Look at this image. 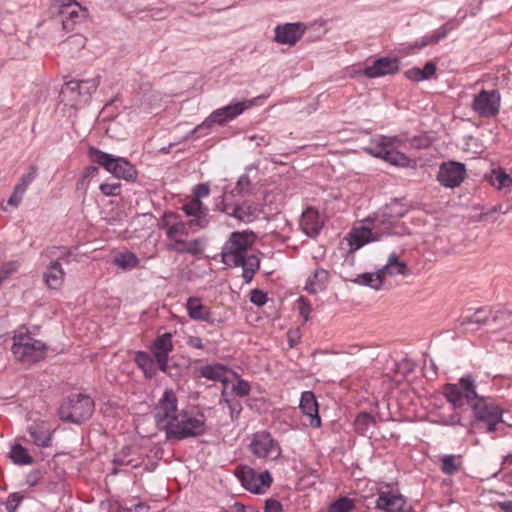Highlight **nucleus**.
Masks as SVG:
<instances>
[{
  "mask_svg": "<svg viewBox=\"0 0 512 512\" xmlns=\"http://www.w3.org/2000/svg\"><path fill=\"white\" fill-rule=\"evenodd\" d=\"M232 390L238 396H246L250 392V385L245 380H238L237 383L233 384Z\"/></svg>",
  "mask_w": 512,
  "mask_h": 512,
  "instance_id": "obj_50",
  "label": "nucleus"
},
{
  "mask_svg": "<svg viewBox=\"0 0 512 512\" xmlns=\"http://www.w3.org/2000/svg\"><path fill=\"white\" fill-rule=\"evenodd\" d=\"M299 407L308 417L310 426L317 428L321 425L318 403L313 392L305 391L302 393Z\"/></svg>",
  "mask_w": 512,
  "mask_h": 512,
  "instance_id": "obj_25",
  "label": "nucleus"
},
{
  "mask_svg": "<svg viewBox=\"0 0 512 512\" xmlns=\"http://www.w3.org/2000/svg\"><path fill=\"white\" fill-rule=\"evenodd\" d=\"M99 188L105 196H117L120 194L121 184L120 182L103 183Z\"/></svg>",
  "mask_w": 512,
  "mask_h": 512,
  "instance_id": "obj_47",
  "label": "nucleus"
},
{
  "mask_svg": "<svg viewBox=\"0 0 512 512\" xmlns=\"http://www.w3.org/2000/svg\"><path fill=\"white\" fill-rule=\"evenodd\" d=\"M24 194V192H19V190L14 187L13 193L9 197L7 204L12 207H18L23 199Z\"/></svg>",
  "mask_w": 512,
  "mask_h": 512,
  "instance_id": "obj_52",
  "label": "nucleus"
},
{
  "mask_svg": "<svg viewBox=\"0 0 512 512\" xmlns=\"http://www.w3.org/2000/svg\"><path fill=\"white\" fill-rule=\"evenodd\" d=\"M65 275L66 273L60 262L52 260L43 273V280L48 288L57 290L63 286Z\"/></svg>",
  "mask_w": 512,
  "mask_h": 512,
  "instance_id": "obj_28",
  "label": "nucleus"
},
{
  "mask_svg": "<svg viewBox=\"0 0 512 512\" xmlns=\"http://www.w3.org/2000/svg\"><path fill=\"white\" fill-rule=\"evenodd\" d=\"M65 44L70 46V49L73 47L80 50L83 49L86 45V38L80 34H75L70 36L66 41Z\"/></svg>",
  "mask_w": 512,
  "mask_h": 512,
  "instance_id": "obj_48",
  "label": "nucleus"
},
{
  "mask_svg": "<svg viewBox=\"0 0 512 512\" xmlns=\"http://www.w3.org/2000/svg\"><path fill=\"white\" fill-rule=\"evenodd\" d=\"M469 321L471 323L486 324L489 319L484 309H478L473 315L470 316Z\"/></svg>",
  "mask_w": 512,
  "mask_h": 512,
  "instance_id": "obj_51",
  "label": "nucleus"
},
{
  "mask_svg": "<svg viewBox=\"0 0 512 512\" xmlns=\"http://www.w3.org/2000/svg\"><path fill=\"white\" fill-rule=\"evenodd\" d=\"M204 432L202 418L194 417L186 411H181L174 423L166 431L168 439L182 440L199 436Z\"/></svg>",
  "mask_w": 512,
  "mask_h": 512,
  "instance_id": "obj_7",
  "label": "nucleus"
},
{
  "mask_svg": "<svg viewBox=\"0 0 512 512\" xmlns=\"http://www.w3.org/2000/svg\"><path fill=\"white\" fill-rule=\"evenodd\" d=\"M188 315L195 320H205L208 317V309L200 299L190 297L186 304Z\"/></svg>",
  "mask_w": 512,
  "mask_h": 512,
  "instance_id": "obj_38",
  "label": "nucleus"
},
{
  "mask_svg": "<svg viewBox=\"0 0 512 512\" xmlns=\"http://www.w3.org/2000/svg\"><path fill=\"white\" fill-rule=\"evenodd\" d=\"M375 276H376V274H365L363 276V278H364V281H365V283L367 285H369V286H371V287H373L375 289H378L382 285V283H378L375 280Z\"/></svg>",
  "mask_w": 512,
  "mask_h": 512,
  "instance_id": "obj_61",
  "label": "nucleus"
},
{
  "mask_svg": "<svg viewBox=\"0 0 512 512\" xmlns=\"http://www.w3.org/2000/svg\"><path fill=\"white\" fill-rule=\"evenodd\" d=\"M114 262L118 267L125 270H130L138 266L139 259L134 253L126 252L118 255Z\"/></svg>",
  "mask_w": 512,
  "mask_h": 512,
  "instance_id": "obj_41",
  "label": "nucleus"
},
{
  "mask_svg": "<svg viewBox=\"0 0 512 512\" xmlns=\"http://www.w3.org/2000/svg\"><path fill=\"white\" fill-rule=\"evenodd\" d=\"M500 101V93L497 90L483 89L474 96L471 108L478 116L490 118L498 114Z\"/></svg>",
  "mask_w": 512,
  "mask_h": 512,
  "instance_id": "obj_15",
  "label": "nucleus"
},
{
  "mask_svg": "<svg viewBox=\"0 0 512 512\" xmlns=\"http://www.w3.org/2000/svg\"><path fill=\"white\" fill-rule=\"evenodd\" d=\"M182 209L189 216H199L202 213V203L198 199H193L184 204Z\"/></svg>",
  "mask_w": 512,
  "mask_h": 512,
  "instance_id": "obj_46",
  "label": "nucleus"
},
{
  "mask_svg": "<svg viewBox=\"0 0 512 512\" xmlns=\"http://www.w3.org/2000/svg\"><path fill=\"white\" fill-rule=\"evenodd\" d=\"M178 400L172 389H166L155 407V420L160 429L165 431L174 423L180 414L177 409Z\"/></svg>",
  "mask_w": 512,
  "mask_h": 512,
  "instance_id": "obj_10",
  "label": "nucleus"
},
{
  "mask_svg": "<svg viewBox=\"0 0 512 512\" xmlns=\"http://www.w3.org/2000/svg\"><path fill=\"white\" fill-rule=\"evenodd\" d=\"M405 76L409 79V80H412V81H422L424 80L423 79V74L421 72V69L420 68H417V67H414V68H411L409 70H407L405 72Z\"/></svg>",
  "mask_w": 512,
  "mask_h": 512,
  "instance_id": "obj_54",
  "label": "nucleus"
},
{
  "mask_svg": "<svg viewBox=\"0 0 512 512\" xmlns=\"http://www.w3.org/2000/svg\"><path fill=\"white\" fill-rule=\"evenodd\" d=\"M421 72L423 74V79H429L431 78L435 72H436V65L433 62H427L423 69H421Z\"/></svg>",
  "mask_w": 512,
  "mask_h": 512,
  "instance_id": "obj_55",
  "label": "nucleus"
},
{
  "mask_svg": "<svg viewBox=\"0 0 512 512\" xmlns=\"http://www.w3.org/2000/svg\"><path fill=\"white\" fill-rule=\"evenodd\" d=\"M137 366L143 371L146 378H153L157 373V363L153 355L148 352L138 351L135 355Z\"/></svg>",
  "mask_w": 512,
  "mask_h": 512,
  "instance_id": "obj_33",
  "label": "nucleus"
},
{
  "mask_svg": "<svg viewBox=\"0 0 512 512\" xmlns=\"http://www.w3.org/2000/svg\"><path fill=\"white\" fill-rule=\"evenodd\" d=\"M250 187V180L248 178V176H241L237 182V185H236V190L239 192V193H243L245 191H247Z\"/></svg>",
  "mask_w": 512,
  "mask_h": 512,
  "instance_id": "obj_57",
  "label": "nucleus"
},
{
  "mask_svg": "<svg viewBox=\"0 0 512 512\" xmlns=\"http://www.w3.org/2000/svg\"><path fill=\"white\" fill-rule=\"evenodd\" d=\"M456 21H449L442 25L441 27L434 30L430 35H427L421 39L420 47H425L429 44H434L444 39L448 33L454 30L457 27Z\"/></svg>",
  "mask_w": 512,
  "mask_h": 512,
  "instance_id": "obj_34",
  "label": "nucleus"
},
{
  "mask_svg": "<svg viewBox=\"0 0 512 512\" xmlns=\"http://www.w3.org/2000/svg\"><path fill=\"white\" fill-rule=\"evenodd\" d=\"M407 206L401 201L392 200L385 208L375 215L376 226L383 229L386 235L400 234L398 221L407 213Z\"/></svg>",
  "mask_w": 512,
  "mask_h": 512,
  "instance_id": "obj_9",
  "label": "nucleus"
},
{
  "mask_svg": "<svg viewBox=\"0 0 512 512\" xmlns=\"http://www.w3.org/2000/svg\"><path fill=\"white\" fill-rule=\"evenodd\" d=\"M404 143V140L397 136H381L373 139L365 150L370 155L381 158L394 166L409 167L413 161L399 151V148H401Z\"/></svg>",
  "mask_w": 512,
  "mask_h": 512,
  "instance_id": "obj_2",
  "label": "nucleus"
},
{
  "mask_svg": "<svg viewBox=\"0 0 512 512\" xmlns=\"http://www.w3.org/2000/svg\"><path fill=\"white\" fill-rule=\"evenodd\" d=\"M186 344L189 347L195 348V349H203L204 348L202 339L199 337H196V336H188Z\"/></svg>",
  "mask_w": 512,
  "mask_h": 512,
  "instance_id": "obj_60",
  "label": "nucleus"
},
{
  "mask_svg": "<svg viewBox=\"0 0 512 512\" xmlns=\"http://www.w3.org/2000/svg\"><path fill=\"white\" fill-rule=\"evenodd\" d=\"M54 431L55 429L52 427V424L46 420H35L28 427V433L32 438V442L42 448L52 445Z\"/></svg>",
  "mask_w": 512,
  "mask_h": 512,
  "instance_id": "obj_20",
  "label": "nucleus"
},
{
  "mask_svg": "<svg viewBox=\"0 0 512 512\" xmlns=\"http://www.w3.org/2000/svg\"><path fill=\"white\" fill-rule=\"evenodd\" d=\"M236 266H242L243 272L242 276L245 283H250L258 271L260 262L257 256L250 255L246 256V254H238L235 256V259H232Z\"/></svg>",
  "mask_w": 512,
  "mask_h": 512,
  "instance_id": "obj_29",
  "label": "nucleus"
},
{
  "mask_svg": "<svg viewBox=\"0 0 512 512\" xmlns=\"http://www.w3.org/2000/svg\"><path fill=\"white\" fill-rule=\"evenodd\" d=\"M306 30L307 26L301 22L279 24L274 29V41L278 44L294 46Z\"/></svg>",
  "mask_w": 512,
  "mask_h": 512,
  "instance_id": "obj_18",
  "label": "nucleus"
},
{
  "mask_svg": "<svg viewBox=\"0 0 512 512\" xmlns=\"http://www.w3.org/2000/svg\"><path fill=\"white\" fill-rule=\"evenodd\" d=\"M202 220L199 218L183 221L180 215L174 212L165 213L161 220L160 228L164 230L169 243L166 244L168 251L179 254H190L197 256L203 252V243L200 239L187 241L186 238L203 228Z\"/></svg>",
  "mask_w": 512,
  "mask_h": 512,
  "instance_id": "obj_1",
  "label": "nucleus"
},
{
  "mask_svg": "<svg viewBox=\"0 0 512 512\" xmlns=\"http://www.w3.org/2000/svg\"><path fill=\"white\" fill-rule=\"evenodd\" d=\"M88 156L93 163L103 167L118 179L133 181L136 179L135 167L125 158L117 157L101 151L96 147L88 149Z\"/></svg>",
  "mask_w": 512,
  "mask_h": 512,
  "instance_id": "obj_5",
  "label": "nucleus"
},
{
  "mask_svg": "<svg viewBox=\"0 0 512 512\" xmlns=\"http://www.w3.org/2000/svg\"><path fill=\"white\" fill-rule=\"evenodd\" d=\"M45 256L51 261L56 260L59 262L61 260L69 263L73 256V252L66 246H51L46 249Z\"/></svg>",
  "mask_w": 512,
  "mask_h": 512,
  "instance_id": "obj_40",
  "label": "nucleus"
},
{
  "mask_svg": "<svg viewBox=\"0 0 512 512\" xmlns=\"http://www.w3.org/2000/svg\"><path fill=\"white\" fill-rule=\"evenodd\" d=\"M101 82V76L98 74L91 79L77 80L73 79L65 82L60 91V100L66 106L78 108L87 104L93 93L97 90Z\"/></svg>",
  "mask_w": 512,
  "mask_h": 512,
  "instance_id": "obj_3",
  "label": "nucleus"
},
{
  "mask_svg": "<svg viewBox=\"0 0 512 512\" xmlns=\"http://www.w3.org/2000/svg\"><path fill=\"white\" fill-rule=\"evenodd\" d=\"M444 395L454 408L461 407L465 401L470 402L478 397L471 376L462 377L458 384H447L444 387Z\"/></svg>",
  "mask_w": 512,
  "mask_h": 512,
  "instance_id": "obj_12",
  "label": "nucleus"
},
{
  "mask_svg": "<svg viewBox=\"0 0 512 512\" xmlns=\"http://www.w3.org/2000/svg\"><path fill=\"white\" fill-rule=\"evenodd\" d=\"M9 455L12 462L16 465L24 466L31 465L33 463L32 456L29 454L28 450L21 444L13 445L11 447Z\"/></svg>",
  "mask_w": 512,
  "mask_h": 512,
  "instance_id": "obj_37",
  "label": "nucleus"
},
{
  "mask_svg": "<svg viewBox=\"0 0 512 512\" xmlns=\"http://www.w3.org/2000/svg\"><path fill=\"white\" fill-rule=\"evenodd\" d=\"M355 508V502L349 497H340L332 502L327 512H350Z\"/></svg>",
  "mask_w": 512,
  "mask_h": 512,
  "instance_id": "obj_42",
  "label": "nucleus"
},
{
  "mask_svg": "<svg viewBox=\"0 0 512 512\" xmlns=\"http://www.w3.org/2000/svg\"><path fill=\"white\" fill-rule=\"evenodd\" d=\"M473 411L476 420L485 424L487 433L494 432L497 425L503 421L502 409L484 400H478L473 406Z\"/></svg>",
  "mask_w": 512,
  "mask_h": 512,
  "instance_id": "obj_16",
  "label": "nucleus"
},
{
  "mask_svg": "<svg viewBox=\"0 0 512 512\" xmlns=\"http://www.w3.org/2000/svg\"><path fill=\"white\" fill-rule=\"evenodd\" d=\"M24 494L20 492H14L9 494L4 505L8 512H16L17 508L20 506L22 501L24 500Z\"/></svg>",
  "mask_w": 512,
  "mask_h": 512,
  "instance_id": "obj_44",
  "label": "nucleus"
},
{
  "mask_svg": "<svg viewBox=\"0 0 512 512\" xmlns=\"http://www.w3.org/2000/svg\"><path fill=\"white\" fill-rule=\"evenodd\" d=\"M12 353L14 357L24 363L32 364L45 357V344L31 336L28 331L19 330L13 337Z\"/></svg>",
  "mask_w": 512,
  "mask_h": 512,
  "instance_id": "obj_6",
  "label": "nucleus"
},
{
  "mask_svg": "<svg viewBox=\"0 0 512 512\" xmlns=\"http://www.w3.org/2000/svg\"><path fill=\"white\" fill-rule=\"evenodd\" d=\"M250 450L253 455L266 461H276L282 455L278 441L266 431H260L253 435Z\"/></svg>",
  "mask_w": 512,
  "mask_h": 512,
  "instance_id": "obj_11",
  "label": "nucleus"
},
{
  "mask_svg": "<svg viewBox=\"0 0 512 512\" xmlns=\"http://www.w3.org/2000/svg\"><path fill=\"white\" fill-rule=\"evenodd\" d=\"M250 301L261 307L267 302V295L262 290L259 289H253L250 292Z\"/></svg>",
  "mask_w": 512,
  "mask_h": 512,
  "instance_id": "obj_49",
  "label": "nucleus"
},
{
  "mask_svg": "<svg viewBox=\"0 0 512 512\" xmlns=\"http://www.w3.org/2000/svg\"><path fill=\"white\" fill-rule=\"evenodd\" d=\"M485 180L496 190L509 194L512 189V173H507L501 166L493 167L485 174Z\"/></svg>",
  "mask_w": 512,
  "mask_h": 512,
  "instance_id": "obj_22",
  "label": "nucleus"
},
{
  "mask_svg": "<svg viewBox=\"0 0 512 512\" xmlns=\"http://www.w3.org/2000/svg\"><path fill=\"white\" fill-rule=\"evenodd\" d=\"M224 121V108L218 109L214 114H212L201 126H198L195 129V132L201 134V131L209 126L211 123H219L221 124Z\"/></svg>",
  "mask_w": 512,
  "mask_h": 512,
  "instance_id": "obj_45",
  "label": "nucleus"
},
{
  "mask_svg": "<svg viewBox=\"0 0 512 512\" xmlns=\"http://www.w3.org/2000/svg\"><path fill=\"white\" fill-rule=\"evenodd\" d=\"M113 464V474H117L121 467H132L137 468L142 464V458L133 447L127 446L124 447L120 452H118L112 461Z\"/></svg>",
  "mask_w": 512,
  "mask_h": 512,
  "instance_id": "obj_24",
  "label": "nucleus"
},
{
  "mask_svg": "<svg viewBox=\"0 0 512 512\" xmlns=\"http://www.w3.org/2000/svg\"><path fill=\"white\" fill-rule=\"evenodd\" d=\"M37 176V166L32 165L29 168V171L23 174L20 178L27 182L29 185L35 180Z\"/></svg>",
  "mask_w": 512,
  "mask_h": 512,
  "instance_id": "obj_58",
  "label": "nucleus"
},
{
  "mask_svg": "<svg viewBox=\"0 0 512 512\" xmlns=\"http://www.w3.org/2000/svg\"><path fill=\"white\" fill-rule=\"evenodd\" d=\"M195 372L199 377L212 381H220L224 385V365L222 364L204 365L196 368ZM221 396H224V387L221 390Z\"/></svg>",
  "mask_w": 512,
  "mask_h": 512,
  "instance_id": "obj_32",
  "label": "nucleus"
},
{
  "mask_svg": "<svg viewBox=\"0 0 512 512\" xmlns=\"http://www.w3.org/2000/svg\"><path fill=\"white\" fill-rule=\"evenodd\" d=\"M173 348L172 334L168 332L158 335L151 345V353L162 372H167L169 355Z\"/></svg>",
  "mask_w": 512,
  "mask_h": 512,
  "instance_id": "obj_19",
  "label": "nucleus"
},
{
  "mask_svg": "<svg viewBox=\"0 0 512 512\" xmlns=\"http://www.w3.org/2000/svg\"><path fill=\"white\" fill-rule=\"evenodd\" d=\"M258 214L257 206L252 202L245 201L235 206L231 215L241 222L250 223L258 218Z\"/></svg>",
  "mask_w": 512,
  "mask_h": 512,
  "instance_id": "obj_31",
  "label": "nucleus"
},
{
  "mask_svg": "<svg viewBox=\"0 0 512 512\" xmlns=\"http://www.w3.org/2000/svg\"><path fill=\"white\" fill-rule=\"evenodd\" d=\"M229 408H230L231 417L233 419L237 418L239 413L242 410V407H241V405L239 403L231 404V405H229Z\"/></svg>",
  "mask_w": 512,
  "mask_h": 512,
  "instance_id": "obj_63",
  "label": "nucleus"
},
{
  "mask_svg": "<svg viewBox=\"0 0 512 512\" xmlns=\"http://www.w3.org/2000/svg\"><path fill=\"white\" fill-rule=\"evenodd\" d=\"M441 471L446 475H454L462 468L461 455H445L441 459Z\"/></svg>",
  "mask_w": 512,
  "mask_h": 512,
  "instance_id": "obj_39",
  "label": "nucleus"
},
{
  "mask_svg": "<svg viewBox=\"0 0 512 512\" xmlns=\"http://www.w3.org/2000/svg\"><path fill=\"white\" fill-rule=\"evenodd\" d=\"M406 272V263L400 261L399 257L395 253H392L389 255L386 265L376 273L375 280L378 283H383L387 277L405 275Z\"/></svg>",
  "mask_w": 512,
  "mask_h": 512,
  "instance_id": "obj_27",
  "label": "nucleus"
},
{
  "mask_svg": "<svg viewBox=\"0 0 512 512\" xmlns=\"http://www.w3.org/2000/svg\"><path fill=\"white\" fill-rule=\"evenodd\" d=\"M328 279V272L324 269L316 270L312 277H309L305 289L310 293H317L325 288Z\"/></svg>",
  "mask_w": 512,
  "mask_h": 512,
  "instance_id": "obj_36",
  "label": "nucleus"
},
{
  "mask_svg": "<svg viewBox=\"0 0 512 512\" xmlns=\"http://www.w3.org/2000/svg\"><path fill=\"white\" fill-rule=\"evenodd\" d=\"M265 512H283L282 504L275 499H268L265 503Z\"/></svg>",
  "mask_w": 512,
  "mask_h": 512,
  "instance_id": "obj_53",
  "label": "nucleus"
},
{
  "mask_svg": "<svg viewBox=\"0 0 512 512\" xmlns=\"http://www.w3.org/2000/svg\"><path fill=\"white\" fill-rule=\"evenodd\" d=\"M59 12L62 17H67L77 23L81 22L86 16L85 9L77 2L63 3Z\"/></svg>",
  "mask_w": 512,
  "mask_h": 512,
  "instance_id": "obj_35",
  "label": "nucleus"
},
{
  "mask_svg": "<svg viewBox=\"0 0 512 512\" xmlns=\"http://www.w3.org/2000/svg\"><path fill=\"white\" fill-rule=\"evenodd\" d=\"M194 194H195V198L194 199H198V200H200V198L208 196V194H209V186L206 185V184H198L194 188Z\"/></svg>",
  "mask_w": 512,
  "mask_h": 512,
  "instance_id": "obj_56",
  "label": "nucleus"
},
{
  "mask_svg": "<svg viewBox=\"0 0 512 512\" xmlns=\"http://www.w3.org/2000/svg\"><path fill=\"white\" fill-rule=\"evenodd\" d=\"M399 70V62L395 58H380L364 68V75L368 78H377L394 74Z\"/></svg>",
  "mask_w": 512,
  "mask_h": 512,
  "instance_id": "obj_21",
  "label": "nucleus"
},
{
  "mask_svg": "<svg viewBox=\"0 0 512 512\" xmlns=\"http://www.w3.org/2000/svg\"><path fill=\"white\" fill-rule=\"evenodd\" d=\"M375 508L384 512H413L407 499L399 491L385 485L378 490Z\"/></svg>",
  "mask_w": 512,
  "mask_h": 512,
  "instance_id": "obj_14",
  "label": "nucleus"
},
{
  "mask_svg": "<svg viewBox=\"0 0 512 512\" xmlns=\"http://www.w3.org/2000/svg\"><path fill=\"white\" fill-rule=\"evenodd\" d=\"M265 99L266 97L261 95L249 100L231 102L226 105V121L236 118L249 108L262 104Z\"/></svg>",
  "mask_w": 512,
  "mask_h": 512,
  "instance_id": "obj_30",
  "label": "nucleus"
},
{
  "mask_svg": "<svg viewBox=\"0 0 512 512\" xmlns=\"http://www.w3.org/2000/svg\"><path fill=\"white\" fill-rule=\"evenodd\" d=\"M62 27H63V30L65 31H72L74 30V27L75 25L77 24V22H73L71 19L67 18V17H62Z\"/></svg>",
  "mask_w": 512,
  "mask_h": 512,
  "instance_id": "obj_62",
  "label": "nucleus"
},
{
  "mask_svg": "<svg viewBox=\"0 0 512 512\" xmlns=\"http://www.w3.org/2000/svg\"><path fill=\"white\" fill-rule=\"evenodd\" d=\"M149 506L144 502H139L135 504L132 508L134 512H148Z\"/></svg>",
  "mask_w": 512,
  "mask_h": 512,
  "instance_id": "obj_64",
  "label": "nucleus"
},
{
  "mask_svg": "<svg viewBox=\"0 0 512 512\" xmlns=\"http://www.w3.org/2000/svg\"><path fill=\"white\" fill-rule=\"evenodd\" d=\"M323 226V220L317 210L307 208L301 216L300 227L309 237H315L319 234Z\"/></svg>",
  "mask_w": 512,
  "mask_h": 512,
  "instance_id": "obj_26",
  "label": "nucleus"
},
{
  "mask_svg": "<svg viewBox=\"0 0 512 512\" xmlns=\"http://www.w3.org/2000/svg\"><path fill=\"white\" fill-rule=\"evenodd\" d=\"M383 236L386 234L381 227L376 226V220L373 218L370 220V226L353 227L345 239L350 246V251L354 252L367 243L380 240Z\"/></svg>",
  "mask_w": 512,
  "mask_h": 512,
  "instance_id": "obj_13",
  "label": "nucleus"
},
{
  "mask_svg": "<svg viewBox=\"0 0 512 512\" xmlns=\"http://www.w3.org/2000/svg\"><path fill=\"white\" fill-rule=\"evenodd\" d=\"M300 314L304 318L305 321L308 320L309 314L311 312V308L309 303L303 298H300Z\"/></svg>",
  "mask_w": 512,
  "mask_h": 512,
  "instance_id": "obj_59",
  "label": "nucleus"
},
{
  "mask_svg": "<svg viewBox=\"0 0 512 512\" xmlns=\"http://www.w3.org/2000/svg\"><path fill=\"white\" fill-rule=\"evenodd\" d=\"M234 475L241 485L254 494H264L271 486L273 479L268 471L256 473L249 466H238Z\"/></svg>",
  "mask_w": 512,
  "mask_h": 512,
  "instance_id": "obj_8",
  "label": "nucleus"
},
{
  "mask_svg": "<svg viewBox=\"0 0 512 512\" xmlns=\"http://www.w3.org/2000/svg\"><path fill=\"white\" fill-rule=\"evenodd\" d=\"M466 177V167L456 161L443 162L437 174V180L446 188H455L461 185Z\"/></svg>",
  "mask_w": 512,
  "mask_h": 512,
  "instance_id": "obj_17",
  "label": "nucleus"
},
{
  "mask_svg": "<svg viewBox=\"0 0 512 512\" xmlns=\"http://www.w3.org/2000/svg\"><path fill=\"white\" fill-rule=\"evenodd\" d=\"M94 412V401L88 395L75 393L61 402L58 415L64 422L81 424L88 420Z\"/></svg>",
  "mask_w": 512,
  "mask_h": 512,
  "instance_id": "obj_4",
  "label": "nucleus"
},
{
  "mask_svg": "<svg viewBox=\"0 0 512 512\" xmlns=\"http://www.w3.org/2000/svg\"><path fill=\"white\" fill-rule=\"evenodd\" d=\"M255 235L252 232H234L229 238V256L235 259L238 254H245L246 251L253 245ZM228 253H226V257Z\"/></svg>",
  "mask_w": 512,
  "mask_h": 512,
  "instance_id": "obj_23",
  "label": "nucleus"
},
{
  "mask_svg": "<svg viewBox=\"0 0 512 512\" xmlns=\"http://www.w3.org/2000/svg\"><path fill=\"white\" fill-rule=\"evenodd\" d=\"M374 423V418L368 413H360L354 422L355 430L360 434H365L369 426Z\"/></svg>",
  "mask_w": 512,
  "mask_h": 512,
  "instance_id": "obj_43",
  "label": "nucleus"
}]
</instances>
